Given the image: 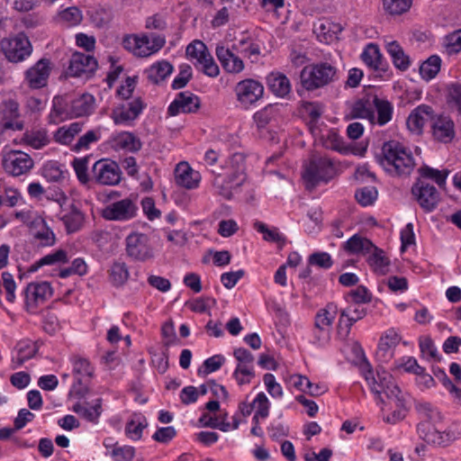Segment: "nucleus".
I'll return each instance as SVG.
<instances>
[{"label": "nucleus", "instance_id": "obj_1", "mask_svg": "<svg viewBox=\"0 0 461 461\" xmlns=\"http://www.w3.org/2000/svg\"><path fill=\"white\" fill-rule=\"evenodd\" d=\"M362 372L372 393L376 395V400L381 404L385 405L386 402L382 397L384 393L388 400V403L393 404L396 408L392 418L388 417L387 421L394 423L402 420L406 411L405 400L400 388L394 384L393 376L383 367H378L375 375L367 362L362 366Z\"/></svg>", "mask_w": 461, "mask_h": 461}, {"label": "nucleus", "instance_id": "obj_2", "mask_svg": "<svg viewBox=\"0 0 461 461\" xmlns=\"http://www.w3.org/2000/svg\"><path fill=\"white\" fill-rule=\"evenodd\" d=\"M415 409L420 418L417 425L419 437L428 444L446 447L461 436V430L449 427L441 431L438 425L442 421V415L429 402H417Z\"/></svg>", "mask_w": 461, "mask_h": 461}, {"label": "nucleus", "instance_id": "obj_3", "mask_svg": "<svg viewBox=\"0 0 461 461\" xmlns=\"http://www.w3.org/2000/svg\"><path fill=\"white\" fill-rule=\"evenodd\" d=\"M376 160L392 176H409L415 166L411 152L397 140L384 142Z\"/></svg>", "mask_w": 461, "mask_h": 461}, {"label": "nucleus", "instance_id": "obj_4", "mask_svg": "<svg viewBox=\"0 0 461 461\" xmlns=\"http://www.w3.org/2000/svg\"><path fill=\"white\" fill-rule=\"evenodd\" d=\"M338 79V69L328 62L305 66L300 73L302 86L307 91L321 88Z\"/></svg>", "mask_w": 461, "mask_h": 461}, {"label": "nucleus", "instance_id": "obj_5", "mask_svg": "<svg viewBox=\"0 0 461 461\" xmlns=\"http://www.w3.org/2000/svg\"><path fill=\"white\" fill-rule=\"evenodd\" d=\"M336 169L332 160L327 157L313 155L303 173V178L308 190H312L320 183H327L335 175Z\"/></svg>", "mask_w": 461, "mask_h": 461}, {"label": "nucleus", "instance_id": "obj_6", "mask_svg": "<svg viewBox=\"0 0 461 461\" xmlns=\"http://www.w3.org/2000/svg\"><path fill=\"white\" fill-rule=\"evenodd\" d=\"M123 47L138 57H149L160 50L166 44L164 36L149 35H128L122 41Z\"/></svg>", "mask_w": 461, "mask_h": 461}, {"label": "nucleus", "instance_id": "obj_7", "mask_svg": "<svg viewBox=\"0 0 461 461\" xmlns=\"http://www.w3.org/2000/svg\"><path fill=\"white\" fill-rule=\"evenodd\" d=\"M0 48L6 59L12 63L25 60L32 52V45L23 32L14 37L4 38L0 41Z\"/></svg>", "mask_w": 461, "mask_h": 461}, {"label": "nucleus", "instance_id": "obj_8", "mask_svg": "<svg viewBox=\"0 0 461 461\" xmlns=\"http://www.w3.org/2000/svg\"><path fill=\"white\" fill-rule=\"evenodd\" d=\"M91 179L101 185H116L122 179V171L116 162L102 158L93 165Z\"/></svg>", "mask_w": 461, "mask_h": 461}, {"label": "nucleus", "instance_id": "obj_9", "mask_svg": "<svg viewBox=\"0 0 461 461\" xmlns=\"http://www.w3.org/2000/svg\"><path fill=\"white\" fill-rule=\"evenodd\" d=\"M411 194L425 212L434 211L440 200L436 187L422 178H418L411 187Z\"/></svg>", "mask_w": 461, "mask_h": 461}, {"label": "nucleus", "instance_id": "obj_10", "mask_svg": "<svg viewBox=\"0 0 461 461\" xmlns=\"http://www.w3.org/2000/svg\"><path fill=\"white\" fill-rule=\"evenodd\" d=\"M2 165L6 173L19 176L27 174L33 167L34 162L25 152L10 150L3 156Z\"/></svg>", "mask_w": 461, "mask_h": 461}, {"label": "nucleus", "instance_id": "obj_11", "mask_svg": "<svg viewBox=\"0 0 461 461\" xmlns=\"http://www.w3.org/2000/svg\"><path fill=\"white\" fill-rule=\"evenodd\" d=\"M138 212L136 201L124 198L112 203L103 210V217L109 221H125L134 218Z\"/></svg>", "mask_w": 461, "mask_h": 461}, {"label": "nucleus", "instance_id": "obj_12", "mask_svg": "<svg viewBox=\"0 0 461 461\" xmlns=\"http://www.w3.org/2000/svg\"><path fill=\"white\" fill-rule=\"evenodd\" d=\"M430 133L435 141L447 144L456 137V126L453 119L447 114H436L430 124Z\"/></svg>", "mask_w": 461, "mask_h": 461}, {"label": "nucleus", "instance_id": "obj_13", "mask_svg": "<svg viewBox=\"0 0 461 461\" xmlns=\"http://www.w3.org/2000/svg\"><path fill=\"white\" fill-rule=\"evenodd\" d=\"M19 117V104L14 99L5 100L0 111V134L8 130L22 131L24 124L22 121H18Z\"/></svg>", "mask_w": 461, "mask_h": 461}, {"label": "nucleus", "instance_id": "obj_14", "mask_svg": "<svg viewBox=\"0 0 461 461\" xmlns=\"http://www.w3.org/2000/svg\"><path fill=\"white\" fill-rule=\"evenodd\" d=\"M238 50L239 47L236 44H233L231 49L222 44H217L216 46L215 55L227 73L239 74L244 70L243 60L235 53Z\"/></svg>", "mask_w": 461, "mask_h": 461}, {"label": "nucleus", "instance_id": "obj_15", "mask_svg": "<svg viewBox=\"0 0 461 461\" xmlns=\"http://www.w3.org/2000/svg\"><path fill=\"white\" fill-rule=\"evenodd\" d=\"M126 251L129 257L136 260L145 261L153 257L149 238L142 233H131L127 237Z\"/></svg>", "mask_w": 461, "mask_h": 461}, {"label": "nucleus", "instance_id": "obj_16", "mask_svg": "<svg viewBox=\"0 0 461 461\" xmlns=\"http://www.w3.org/2000/svg\"><path fill=\"white\" fill-rule=\"evenodd\" d=\"M52 295V288L48 282L30 283L24 290L25 305L29 312H34Z\"/></svg>", "mask_w": 461, "mask_h": 461}, {"label": "nucleus", "instance_id": "obj_17", "mask_svg": "<svg viewBox=\"0 0 461 461\" xmlns=\"http://www.w3.org/2000/svg\"><path fill=\"white\" fill-rule=\"evenodd\" d=\"M436 116L434 109L428 104H420L414 108L407 118V127L414 134L420 135L425 124H430Z\"/></svg>", "mask_w": 461, "mask_h": 461}, {"label": "nucleus", "instance_id": "obj_18", "mask_svg": "<svg viewBox=\"0 0 461 461\" xmlns=\"http://www.w3.org/2000/svg\"><path fill=\"white\" fill-rule=\"evenodd\" d=\"M97 60L92 55L75 52L70 58L67 73L71 77H88L97 69Z\"/></svg>", "mask_w": 461, "mask_h": 461}, {"label": "nucleus", "instance_id": "obj_19", "mask_svg": "<svg viewBox=\"0 0 461 461\" xmlns=\"http://www.w3.org/2000/svg\"><path fill=\"white\" fill-rule=\"evenodd\" d=\"M235 93L239 102L249 105L263 96L264 86L254 79H245L237 84Z\"/></svg>", "mask_w": 461, "mask_h": 461}, {"label": "nucleus", "instance_id": "obj_20", "mask_svg": "<svg viewBox=\"0 0 461 461\" xmlns=\"http://www.w3.org/2000/svg\"><path fill=\"white\" fill-rule=\"evenodd\" d=\"M145 104L140 97L134 98L126 105L113 110L112 119L115 124H128L133 122L142 113Z\"/></svg>", "mask_w": 461, "mask_h": 461}, {"label": "nucleus", "instance_id": "obj_21", "mask_svg": "<svg viewBox=\"0 0 461 461\" xmlns=\"http://www.w3.org/2000/svg\"><path fill=\"white\" fill-rule=\"evenodd\" d=\"M50 61L47 59H40L25 73V81L29 87L40 89L47 85L50 73Z\"/></svg>", "mask_w": 461, "mask_h": 461}, {"label": "nucleus", "instance_id": "obj_22", "mask_svg": "<svg viewBox=\"0 0 461 461\" xmlns=\"http://www.w3.org/2000/svg\"><path fill=\"white\" fill-rule=\"evenodd\" d=\"M200 106L199 98L191 92L185 91L177 94L175 100L169 104L167 113L176 116L180 113H194Z\"/></svg>", "mask_w": 461, "mask_h": 461}, {"label": "nucleus", "instance_id": "obj_23", "mask_svg": "<svg viewBox=\"0 0 461 461\" xmlns=\"http://www.w3.org/2000/svg\"><path fill=\"white\" fill-rule=\"evenodd\" d=\"M401 340L393 330H389L381 337L375 353L376 359L381 363H388L394 356V349Z\"/></svg>", "mask_w": 461, "mask_h": 461}, {"label": "nucleus", "instance_id": "obj_24", "mask_svg": "<svg viewBox=\"0 0 461 461\" xmlns=\"http://www.w3.org/2000/svg\"><path fill=\"white\" fill-rule=\"evenodd\" d=\"M211 172L214 176L212 184L215 194L226 200L232 199L234 191L243 185L238 180L230 182V176L225 173L216 172L214 169H211Z\"/></svg>", "mask_w": 461, "mask_h": 461}, {"label": "nucleus", "instance_id": "obj_25", "mask_svg": "<svg viewBox=\"0 0 461 461\" xmlns=\"http://www.w3.org/2000/svg\"><path fill=\"white\" fill-rule=\"evenodd\" d=\"M176 184L185 189H195L201 182V175L186 162L179 163L175 169Z\"/></svg>", "mask_w": 461, "mask_h": 461}, {"label": "nucleus", "instance_id": "obj_26", "mask_svg": "<svg viewBox=\"0 0 461 461\" xmlns=\"http://www.w3.org/2000/svg\"><path fill=\"white\" fill-rule=\"evenodd\" d=\"M221 170L225 175L230 176V182L238 180L240 184H243L246 180V156L240 152L232 154Z\"/></svg>", "mask_w": 461, "mask_h": 461}, {"label": "nucleus", "instance_id": "obj_27", "mask_svg": "<svg viewBox=\"0 0 461 461\" xmlns=\"http://www.w3.org/2000/svg\"><path fill=\"white\" fill-rule=\"evenodd\" d=\"M350 119H366L374 125V95H367L353 103L348 114Z\"/></svg>", "mask_w": 461, "mask_h": 461}, {"label": "nucleus", "instance_id": "obj_28", "mask_svg": "<svg viewBox=\"0 0 461 461\" xmlns=\"http://www.w3.org/2000/svg\"><path fill=\"white\" fill-rule=\"evenodd\" d=\"M338 312L337 305L330 303L324 309L320 310L315 316L314 327L317 330L315 337L318 341L321 340L322 333L328 334Z\"/></svg>", "mask_w": 461, "mask_h": 461}, {"label": "nucleus", "instance_id": "obj_29", "mask_svg": "<svg viewBox=\"0 0 461 461\" xmlns=\"http://www.w3.org/2000/svg\"><path fill=\"white\" fill-rule=\"evenodd\" d=\"M278 114V107L274 104H268L263 109L258 111L253 118L254 122L257 124V127L259 131L263 132L266 130L267 126L270 124ZM268 136H265L263 133L261 137L267 138L270 140H275V133L272 131H267Z\"/></svg>", "mask_w": 461, "mask_h": 461}, {"label": "nucleus", "instance_id": "obj_30", "mask_svg": "<svg viewBox=\"0 0 461 461\" xmlns=\"http://www.w3.org/2000/svg\"><path fill=\"white\" fill-rule=\"evenodd\" d=\"M366 315V310L361 305H349L340 311V318L339 320L338 329L343 330L345 324V333L348 334L352 325L357 321L363 319Z\"/></svg>", "mask_w": 461, "mask_h": 461}, {"label": "nucleus", "instance_id": "obj_31", "mask_svg": "<svg viewBox=\"0 0 461 461\" xmlns=\"http://www.w3.org/2000/svg\"><path fill=\"white\" fill-rule=\"evenodd\" d=\"M102 398H96L90 404L88 402L83 403L77 402L73 406V411L86 420L87 421L97 423L102 414Z\"/></svg>", "mask_w": 461, "mask_h": 461}, {"label": "nucleus", "instance_id": "obj_32", "mask_svg": "<svg viewBox=\"0 0 461 461\" xmlns=\"http://www.w3.org/2000/svg\"><path fill=\"white\" fill-rule=\"evenodd\" d=\"M366 255V261L375 273L386 275L389 272L390 259L383 249L373 245V248L370 249Z\"/></svg>", "mask_w": 461, "mask_h": 461}, {"label": "nucleus", "instance_id": "obj_33", "mask_svg": "<svg viewBox=\"0 0 461 461\" xmlns=\"http://www.w3.org/2000/svg\"><path fill=\"white\" fill-rule=\"evenodd\" d=\"M16 355L12 357V368L16 369L31 359L37 352L38 348L32 340H21L16 345Z\"/></svg>", "mask_w": 461, "mask_h": 461}, {"label": "nucleus", "instance_id": "obj_34", "mask_svg": "<svg viewBox=\"0 0 461 461\" xmlns=\"http://www.w3.org/2000/svg\"><path fill=\"white\" fill-rule=\"evenodd\" d=\"M375 111L377 113V115H375L374 124L384 126L393 118V105L387 99L374 95V112Z\"/></svg>", "mask_w": 461, "mask_h": 461}, {"label": "nucleus", "instance_id": "obj_35", "mask_svg": "<svg viewBox=\"0 0 461 461\" xmlns=\"http://www.w3.org/2000/svg\"><path fill=\"white\" fill-rule=\"evenodd\" d=\"M267 81L269 89L276 96L285 97L291 91L290 80L282 73H270L267 77Z\"/></svg>", "mask_w": 461, "mask_h": 461}, {"label": "nucleus", "instance_id": "obj_36", "mask_svg": "<svg viewBox=\"0 0 461 461\" xmlns=\"http://www.w3.org/2000/svg\"><path fill=\"white\" fill-rule=\"evenodd\" d=\"M84 123L79 122L59 127L54 133V140L61 145H70L75 137L82 131Z\"/></svg>", "mask_w": 461, "mask_h": 461}, {"label": "nucleus", "instance_id": "obj_37", "mask_svg": "<svg viewBox=\"0 0 461 461\" xmlns=\"http://www.w3.org/2000/svg\"><path fill=\"white\" fill-rule=\"evenodd\" d=\"M60 220L63 221L68 233L77 231L83 225L84 215L74 204L68 211H62Z\"/></svg>", "mask_w": 461, "mask_h": 461}, {"label": "nucleus", "instance_id": "obj_38", "mask_svg": "<svg viewBox=\"0 0 461 461\" xmlns=\"http://www.w3.org/2000/svg\"><path fill=\"white\" fill-rule=\"evenodd\" d=\"M388 54L391 56L393 65L400 70L405 71L409 68L411 61L400 44L395 41H388L385 45Z\"/></svg>", "mask_w": 461, "mask_h": 461}, {"label": "nucleus", "instance_id": "obj_39", "mask_svg": "<svg viewBox=\"0 0 461 461\" xmlns=\"http://www.w3.org/2000/svg\"><path fill=\"white\" fill-rule=\"evenodd\" d=\"M361 59L363 62L374 70H384L383 68V57L378 48L375 43H369L364 49Z\"/></svg>", "mask_w": 461, "mask_h": 461}, {"label": "nucleus", "instance_id": "obj_40", "mask_svg": "<svg viewBox=\"0 0 461 461\" xmlns=\"http://www.w3.org/2000/svg\"><path fill=\"white\" fill-rule=\"evenodd\" d=\"M92 24L97 28L107 26L113 19V10L110 6L97 5L88 11Z\"/></svg>", "mask_w": 461, "mask_h": 461}, {"label": "nucleus", "instance_id": "obj_41", "mask_svg": "<svg viewBox=\"0 0 461 461\" xmlns=\"http://www.w3.org/2000/svg\"><path fill=\"white\" fill-rule=\"evenodd\" d=\"M141 141L131 132H122L113 138V147L116 149H125L136 152L141 149Z\"/></svg>", "mask_w": 461, "mask_h": 461}, {"label": "nucleus", "instance_id": "obj_42", "mask_svg": "<svg viewBox=\"0 0 461 461\" xmlns=\"http://www.w3.org/2000/svg\"><path fill=\"white\" fill-rule=\"evenodd\" d=\"M173 72V66L166 60L153 64L147 71L148 78L154 84L164 81Z\"/></svg>", "mask_w": 461, "mask_h": 461}, {"label": "nucleus", "instance_id": "obj_43", "mask_svg": "<svg viewBox=\"0 0 461 461\" xmlns=\"http://www.w3.org/2000/svg\"><path fill=\"white\" fill-rule=\"evenodd\" d=\"M322 144L326 149L339 151L340 153H346L348 149L338 131L334 129H330L326 133L321 136Z\"/></svg>", "mask_w": 461, "mask_h": 461}, {"label": "nucleus", "instance_id": "obj_44", "mask_svg": "<svg viewBox=\"0 0 461 461\" xmlns=\"http://www.w3.org/2000/svg\"><path fill=\"white\" fill-rule=\"evenodd\" d=\"M23 140L35 149H40L47 146L50 141L45 129L26 131L23 134Z\"/></svg>", "mask_w": 461, "mask_h": 461}, {"label": "nucleus", "instance_id": "obj_45", "mask_svg": "<svg viewBox=\"0 0 461 461\" xmlns=\"http://www.w3.org/2000/svg\"><path fill=\"white\" fill-rule=\"evenodd\" d=\"M101 137L102 130L100 128L90 130L79 137L77 141L71 147V150L74 152L87 150L92 144L98 142Z\"/></svg>", "mask_w": 461, "mask_h": 461}, {"label": "nucleus", "instance_id": "obj_46", "mask_svg": "<svg viewBox=\"0 0 461 461\" xmlns=\"http://www.w3.org/2000/svg\"><path fill=\"white\" fill-rule=\"evenodd\" d=\"M373 245L370 240L356 234L345 243L344 248L352 254L362 253L366 255L370 249L373 248Z\"/></svg>", "mask_w": 461, "mask_h": 461}, {"label": "nucleus", "instance_id": "obj_47", "mask_svg": "<svg viewBox=\"0 0 461 461\" xmlns=\"http://www.w3.org/2000/svg\"><path fill=\"white\" fill-rule=\"evenodd\" d=\"M70 361L73 366L74 375L78 376V383H81V380L85 377L90 378L93 376L94 367L91 366L88 359L80 356H73Z\"/></svg>", "mask_w": 461, "mask_h": 461}, {"label": "nucleus", "instance_id": "obj_48", "mask_svg": "<svg viewBox=\"0 0 461 461\" xmlns=\"http://www.w3.org/2000/svg\"><path fill=\"white\" fill-rule=\"evenodd\" d=\"M148 426L145 417L140 415H134L126 424L125 433L133 439L138 440L142 436L143 429Z\"/></svg>", "mask_w": 461, "mask_h": 461}, {"label": "nucleus", "instance_id": "obj_49", "mask_svg": "<svg viewBox=\"0 0 461 461\" xmlns=\"http://www.w3.org/2000/svg\"><path fill=\"white\" fill-rule=\"evenodd\" d=\"M441 59L438 56H430L420 67V74L421 77L427 81L434 78L440 70Z\"/></svg>", "mask_w": 461, "mask_h": 461}, {"label": "nucleus", "instance_id": "obj_50", "mask_svg": "<svg viewBox=\"0 0 461 461\" xmlns=\"http://www.w3.org/2000/svg\"><path fill=\"white\" fill-rule=\"evenodd\" d=\"M94 97L89 94L82 95L72 103V111L75 116L87 115L93 109Z\"/></svg>", "mask_w": 461, "mask_h": 461}, {"label": "nucleus", "instance_id": "obj_51", "mask_svg": "<svg viewBox=\"0 0 461 461\" xmlns=\"http://www.w3.org/2000/svg\"><path fill=\"white\" fill-rule=\"evenodd\" d=\"M129 278V271L124 262H114L110 269V280L114 286L123 285Z\"/></svg>", "mask_w": 461, "mask_h": 461}, {"label": "nucleus", "instance_id": "obj_52", "mask_svg": "<svg viewBox=\"0 0 461 461\" xmlns=\"http://www.w3.org/2000/svg\"><path fill=\"white\" fill-rule=\"evenodd\" d=\"M38 229L33 232V237L39 241V244L43 247L53 246L56 242V236L52 230L47 226L45 220L40 227H34Z\"/></svg>", "mask_w": 461, "mask_h": 461}, {"label": "nucleus", "instance_id": "obj_53", "mask_svg": "<svg viewBox=\"0 0 461 461\" xmlns=\"http://www.w3.org/2000/svg\"><path fill=\"white\" fill-rule=\"evenodd\" d=\"M419 173L422 178H429L436 182L441 187L446 185V179L449 174V170H438L429 166H423L419 168Z\"/></svg>", "mask_w": 461, "mask_h": 461}, {"label": "nucleus", "instance_id": "obj_54", "mask_svg": "<svg viewBox=\"0 0 461 461\" xmlns=\"http://www.w3.org/2000/svg\"><path fill=\"white\" fill-rule=\"evenodd\" d=\"M186 56L191 59H194V63H199L201 60H203L207 54H209L208 48L206 45L199 40H195L188 46L185 50Z\"/></svg>", "mask_w": 461, "mask_h": 461}, {"label": "nucleus", "instance_id": "obj_55", "mask_svg": "<svg viewBox=\"0 0 461 461\" xmlns=\"http://www.w3.org/2000/svg\"><path fill=\"white\" fill-rule=\"evenodd\" d=\"M196 69L203 72L204 75L210 77H216L220 74L219 66L214 61L211 53L201 60L199 63H194Z\"/></svg>", "mask_w": 461, "mask_h": 461}, {"label": "nucleus", "instance_id": "obj_56", "mask_svg": "<svg viewBox=\"0 0 461 461\" xmlns=\"http://www.w3.org/2000/svg\"><path fill=\"white\" fill-rule=\"evenodd\" d=\"M89 158L90 157L88 156L84 158H76L72 162L73 168L79 182L84 185L87 184L91 179L87 173Z\"/></svg>", "mask_w": 461, "mask_h": 461}, {"label": "nucleus", "instance_id": "obj_57", "mask_svg": "<svg viewBox=\"0 0 461 461\" xmlns=\"http://www.w3.org/2000/svg\"><path fill=\"white\" fill-rule=\"evenodd\" d=\"M254 228L260 233L263 234V239L267 241L282 243L284 244L285 241V237L280 234L276 229H268L267 226L261 222L256 221L254 223Z\"/></svg>", "mask_w": 461, "mask_h": 461}, {"label": "nucleus", "instance_id": "obj_58", "mask_svg": "<svg viewBox=\"0 0 461 461\" xmlns=\"http://www.w3.org/2000/svg\"><path fill=\"white\" fill-rule=\"evenodd\" d=\"M377 194L378 193L375 187L365 186L356 191L355 197L362 206H368L374 203L377 198Z\"/></svg>", "mask_w": 461, "mask_h": 461}, {"label": "nucleus", "instance_id": "obj_59", "mask_svg": "<svg viewBox=\"0 0 461 461\" xmlns=\"http://www.w3.org/2000/svg\"><path fill=\"white\" fill-rule=\"evenodd\" d=\"M412 0H384V9L391 14H402L411 6Z\"/></svg>", "mask_w": 461, "mask_h": 461}, {"label": "nucleus", "instance_id": "obj_60", "mask_svg": "<svg viewBox=\"0 0 461 461\" xmlns=\"http://www.w3.org/2000/svg\"><path fill=\"white\" fill-rule=\"evenodd\" d=\"M59 19L68 26H75L82 22V12L75 6L68 7L59 13Z\"/></svg>", "mask_w": 461, "mask_h": 461}, {"label": "nucleus", "instance_id": "obj_61", "mask_svg": "<svg viewBox=\"0 0 461 461\" xmlns=\"http://www.w3.org/2000/svg\"><path fill=\"white\" fill-rule=\"evenodd\" d=\"M225 362V357L221 355H214L204 360L203 367L198 369V375H208L219 370Z\"/></svg>", "mask_w": 461, "mask_h": 461}, {"label": "nucleus", "instance_id": "obj_62", "mask_svg": "<svg viewBox=\"0 0 461 461\" xmlns=\"http://www.w3.org/2000/svg\"><path fill=\"white\" fill-rule=\"evenodd\" d=\"M447 103L461 115V84H452L448 86Z\"/></svg>", "mask_w": 461, "mask_h": 461}, {"label": "nucleus", "instance_id": "obj_63", "mask_svg": "<svg viewBox=\"0 0 461 461\" xmlns=\"http://www.w3.org/2000/svg\"><path fill=\"white\" fill-rule=\"evenodd\" d=\"M114 461H131L135 455V449L131 446H118L117 443L110 453Z\"/></svg>", "mask_w": 461, "mask_h": 461}, {"label": "nucleus", "instance_id": "obj_64", "mask_svg": "<svg viewBox=\"0 0 461 461\" xmlns=\"http://www.w3.org/2000/svg\"><path fill=\"white\" fill-rule=\"evenodd\" d=\"M14 217L29 226L32 230H33L34 227H40V225L43 223V218L31 211L15 212Z\"/></svg>", "mask_w": 461, "mask_h": 461}]
</instances>
